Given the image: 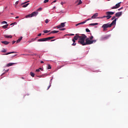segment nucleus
<instances>
[{
  "instance_id": "nucleus-1",
  "label": "nucleus",
  "mask_w": 128,
  "mask_h": 128,
  "mask_svg": "<svg viewBox=\"0 0 128 128\" xmlns=\"http://www.w3.org/2000/svg\"><path fill=\"white\" fill-rule=\"evenodd\" d=\"M86 36L84 34H82L80 36L79 40L78 41V44H81L82 46H84V43L86 42Z\"/></svg>"
},
{
  "instance_id": "nucleus-2",
  "label": "nucleus",
  "mask_w": 128,
  "mask_h": 128,
  "mask_svg": "<svg viewBox=\"0 0 128 128\" xmlns=\"http://www.w3.org/2000/svg\"><path fill=\"white\" fill-rule=\"evenodd\" d=\"M85 43L84 44V46H88V44H94V42H96V40H90V38H87L85 40Z\"/></svg>"
},
{
  "instance_id": "nucleus-3",
  "label": "nucleus",
  "mask_w": 128,
  "mask_h": 128,
  "mask_svg": "<svg viewBox=\"0 0 128 128\" xmlns=\"http://www.w3.org/2000/svg\"><path fill=\"white\" fill-rule=\"evenodd\" d=\"M106 18H107V20H110V18H112V15L114 14V12H106Z\"/></svg>"
},
{
  "instance_id": "nucleus-4",
  "label": "nucleus",
  "mask_w": 128,
  "mask_h": 128,
  "mask_svg": "<svg viewBox=\"0 0 128 128\" xmlns=\"http://www.w3.org/2000/svg\"><path fill=\"white\" fill-rule=\"evenodd\" d=\"M56 28H60V30H64V22H62L60 24L58 25Z\"/></svg>"
},
{
  "instance_id": "nucleus-5",
  "label": "nucleus",
  "mask_w": 128,
  "mask_h": 128,
  "mask_svg": "<svg viewBox=\"0 0 128 128\" xmlns=\"http://www.w3.org/2000/svg\"><path fill=\"white\" fill-rule=\"evenodd\" d=\"M111 28L110 25V23H107L102 26V28H103V30H106V28Z\"/></svg>"
},
{
  "instance_id": "nucleus-6",
  "label": "nucleus",
  "mask_w": 128,
  "mask_h": 128,
  "mask_svg": "<svg viewBox=\"0 0 128 128\" xmlns=\"http://www.w3.org/2000/svg\"><path fill=\"white\" fill-rule=\"evenodd\" d=\"M110 38V35H106L105 36H102L100 40H108Z\"/></svg>"
},
{
  "instance_id": "nucleus-7",
  "label": "nucleus",
  "mask_w": 128,
  "mask_h": 128,
  "mask_svg": "<svg viewBox=\"0 0 128 128\" xmlns=\"http://www.w3.org/2000/svg\"><path fill=\"white\" fill-rule=\"evenodd\" d=\"M120 4H121V2H120L116 4L115 6L111 8V9L114 10L116 8H120Z\"/></svg>"
},
{
  "instance_id": "nucleus-8",
  "label": "nucleus",
  "mask_w": 128,
  "mask_h": 128,
  "mask_svg": "<svg viewBox=\"0 0 128 128\" xmlns=\"http://www.w3.org/2000/svg\"><path fill=\"white\" fill-rule=\"evenodd\" d=\"M80 39V34H76V36L73 38V39L75 40H78Z\"/></svg>"
},
{
  "instance_id": "nucleus-9",
  "label": "nucleus",
  "mask_w": 128,
  "mask_h": 128,
  "mask_svg": "<svg viewBox=\"0 0 128 128\" xmlns=\"http://www.w3.org/2000/svg\"><path fill=\"white\" fill-rule=\"evenodd\" d=\"M122 14V12H116L115 14L117 18H120V16H121Z\"/></svg>"
},
{
  "instance_id": "nucleus-10",
  "label": "nucleus",
  "mask_w": 128,
  "mask_h": 128,
  "mask_svg": "<svg viewBox=\"0 0 128 128\" xmlns=\"http://www.w3.org/2000/svg\"><path fill=\"white\" fill-rule=\"evenodd\" d=\"M38 11L32 12L31 14V16H32H32H38Z\"/></svg>"
},
{
  "instance_id": "nucleus-11",
  "label": "nucleus",
  "mask_w": 128,
  "mask_h": 128,
  "mask_svg": "<svg viewBox=\"0 0 128 128\" xmlns=\"http://www.w3.org/2000/svg\"><path fill=\"white\" fill-rule=\"evenodd\" d=\"M116 20L117 18H115V20H114L110 24V26L112 27V26H114V24H116Z\"/></svg>"
},
{
  "instance_id": "nucleus-12",
  "label": "nucleus",
  "mask_w": 128,
  "mask_h": 128,
  "mask_svg": "<svg viewBox=\"0 0 128 128\" xmlns=\"http://www.w3.org/2000/svg\"><path fill=\"white\" fill-rule=\"evenodd\" d=\"M98 16V13H96L91 18H97Z\"/></svg>"
},
{
  "instance_id": "nucleus-13",
  "label": "nucleus",
  "mask_w": 128,
  "mask_h": 128,
  "mask_svg": "<svg viewBox=\"0 0 128 128\" xmlns=\"http://www.w3.org/2000/svg\"><path fill=\"white\" fill-rule=\"evenodd\" d=\"M38 42H46V38H40L38 40Z\"/></svg>"
},
{
  "instance_id": "nucleus-14",
  "label": "nucleus",
  "mask_w": 128,
  "mask_h": 128,
  "mask_svg": "<svg viewBox=\"0 0 128 128\" xmlns=\"http://www.w3.org/2000/svg\"><path fill=\"white\" fill-rule=\"evenodd\" d=\"M1 42L2 44H5V45H8V44H10V42L8 41H2Z\"/></svg>"
},
{
  "instance_id": "nucleus-15",
  "label": "nucleus",
  "mask_w": 128,
  "mask_h": 128,
  "mask_svg": "<svg viewBox=\"0 0 128 128\" xmlns=\"http://www.w3.org/2000/svg\"><path fill=\"white\" fill-rule=\"evenodd\" d=\"M76 40L72 38V41L73 42V44H72V46H76Z\"/></svg>"
},
{
  "instance_id": "nucleus-16",
  "label": "nucleus",
  "mask_w": 128,
  "mask_h": 128,
  "mask_svg": "<svg viewBox=\"0 0 128 128\" xmlns=\"http://www.w3.org/2000/svg\"><path fill=\"white\" fill-rule=\"evenodd\" d=\"M4 36L6 38H12V35H10V36L4 35Z\"/></svg>"
},
{
  "instance_id": "nucleus-17",
  "label": "nucleus",
  "mask_w": 128,
  "mask_h": 128,
  "mask_svg": "<svg viewBox=\"0 0 128 128\" xmlns=\"http://www.w3.org/2000/svg\"><path fill=\"white\" fill-rule=\"evenodd\" d=\"M22 40V36H20V38H18V39L16 40V44H18V42H20V40Z\"/></svg>"
},
{
  "instance_id": "nucleus-18",
  "label": "nucleus",
  "mask_w": 128,
  "mask_h": 128,
  "mask_svg": "<svg viewBox=\"0 0 128 128\" xmlns=\"http://www.w3.org/2000/svg\"><path fill=\"white\" fill-rule=\"evenodd\" d=\"M58 30H53V31H52L50 34H58Z\"/></svg>"
},
{
  "instance_id": "nucleus-19",
  "label": "nucleus",
  "mask_w": 128,
  "mask_h": 128,
  "mask_svg": "<svg viewBox=\"0 0 128 128\" xmlns=\"http://www.w3.org/2000/svg\"><path fill=\"white\" fill-rule=\"evenodd\" d=\"M14 63H8L6 64V66H14Z\"/></svg>"
},
{
  "instance_id": "nucleus-20",
  "label": "nucleus",
  "mask_w": 128,
  "mask_h": 128,
  "mask_svg": "<svg viewBox=\"0 0 128 128\" xmlns=\"http://www.w3.org/2000/svg\"><path fill=\"white\" fill-rule=\"evenodd\" d=\"M16 54V52H8V53L5 54H4L5 56H8V54Z\"/></svg>"
},
{
  "instance_id": "nucleus-21",
  "label": "nucleus",
  "mask_w": 128,
  "mask_h": 128,
  "mask_svg": "<svg viewBox=\"0 0 128 128\" xmlns=\"http://www.w3.org/2000/svg\"><path fill=\"white\" fill-rule=\"evenodd\" d=\"M98 23H92V24H90L89 26H98Z\"/></svg>"
},
{
  "instance_id": "nucleus-22",
  "label": "nucleus",
  "mask_w": 128,
  "mask_h": 128,
  "mask_svg": "<svg viewBox=\"0 0 128 128\" xmlns=\"http://www.w3.org/2000/svg\"><path fill=\"white\" fill-rule=\"evenodd\" d=\"M30 4V3H28L26 4H24L22 6V8H26V6H28Z\"/></svg>"
},
{
  "instance_id": "nucleus-23",
  "label": "nucleus",
  "mask_w": 128,
  "mask_h": 128,
  "mask_svg": "<svg viewBox=\"0 0 128 128\" xmlns=\"http://www.w3.org/2000/svg\"><path fill=\"white\" fill-rule=\"evenodd\" d=\"M92 20V18H88L87 20H85V21L83 22H84V24H86V22L88 21V20Z\"/></svg>"
},
{
  "instance_id": "nucleus-24",
  "label": "nucleus",
  "mask_w": 128,
  "mask_h": 128,
  "mask_svg": "<svg viewBox=\"0 0 128 128\" xmlns=\"http://www.w3.org/2000/svg\"><path fill=\"white\" fill-rule=\"evenodd\" d=\"M26 18H32V14H30L26 15Z\"/></svg>"
},
{
  "instance_id": "nucleus-25",
  "label": "nucleus",
  "mask_w": 128,
  "mask_h": 128,
  "mask_svg": "<svg viewBox=\"0 0 128 128\" xmlns=\"http://www.w3.org/2000/svg\"><path fill=\"white\" fill-rule=\"evenodd\" d=\"M30 74L31 76H32V78L34 77V73L31 72H30Z\"/></svg>"
},
{
  "instance_id": "nucleus-26",
  "label": "nucleus",
  "mask_w": 128,
  "mask_h": 128,
  "mask_svg": "<svg viewBox=\"0 0 128 128\" xmlns=\"http://www.w3.org/2000/svg\"><path fill=\"white\" fill-rule=\"evenodd\" d=\"M84 24V22H81L80 23H78V24H76V26H80V24Z\"/></svg>"
},
{
  "instance_id": "nucleus-27",
  "label": "nucleus",
  "mask_w": 128,
  "mask_h": 128,
  "mask_svg": "<svg viewBox=\"0 0 128 128\" xmlns=\"http://www.w3.org/2000/svg\"><path fill=\"white\" fill-rule=\"evenodd\" d=\"M50 32V30H44L43 31V32H44V34H48V32Z\"/></svg>"
},
{
  "instance_id": "nucleus-28",
  "label": "nucleus",
  "mask_w": 128,
  "mask_h": 128,
  "mask_svg": "<svg viewBox=\"0 0 128 128\" xmlns=\"http://www.w3.org/2000/svg\"><path fill=\"white\" fill-rule=\"evenodd\" d=\"M8 26V24H6L4 26H2L3 28H6Z\"/></svg>"
},
{
  "instance_id": "nucleus-29",
  "label": "nucleus",
  "mask_w": 128,
  "mask_h": 128,
  "mask_svg": "<svg viewBox=\"0 0 128 128\" xmlns=\"http://www.w3.org/2000/svg\"><path fill=\"white\" fill-rule=\"evenodd\" d=\"M82 4V0H79V2L78 4V6H80V4Z\"/></svg>"
},
{
  "instance_id": "nucleus-30",
  "label": "nucleus",
  "mask_w": 128,
  "mask_h": 128,
  "mask_svg": "<svg viewBox=\"0 0 128 128\" xmlns=\"http://www.w3.org/2000/svg\"><path fill=\"white\" fill-rule=\"evenodd\" d=\"M48 70H50L52 68V66H50V64H48Z\"/></svg>"
},
{
  "instance_id": "nucleus-31",
  "label": "nucleus",
  "mask_w": 128,
  "mask_h": 128,
  "mask_svg": "<svg viewBox=\"0 0 128 128\" xmlns=\"http://www.w3.org/2000/svg\"><path fill=\"white\" fill-rule=\"evenodd\" d=\"M52 40L50 37H48V38H46V42H48V40Z\"/></svg>"
},
{
  "instance_id": "nucleus-32",
  "label": "nucleus",
  "mask_w": 128,
  "mask_h": 128,
  "mask_svg": "<svg viewBox=\"0 0 128 128\" xmlns=\"http://www.w3.org/2000/svg\"><path fill=\"white\" fill-rule=\"evenodd\" d=\"M44 76H46V74H42V75H40V76H38V78H44Z\"/></svg>"
},
{
  "instance_id": "nucleus-33",
  "label": "nucleus",
  "mask_w": 128,
  "mask_h": 128,
  "mask_svg": "<svg viewBox=\"0 0 128 128\" xmlns=\"http://www.w3.org/2000/svg\"><path fill=\"white\" fill-rule=\"evenodd\" d=\"M37 10L38 12H42V8H38Z\"/></svg>"
},
{
  "instance_id": "nucleus-34",
  "label": "nucleus",
  "mask_w": 128,
  "mask_h": 128,
  "mask_svg": "<svg viewBox=\"0 0 128 128\" xmlns=\"http://www.w3.org/2000/svg\"><path fill=\"white\" fill-rule=\"evenodd\" d=\"M14 24H16V22H14L10 24V26H14Z\"/></svg>"
},
{
  "instance_id": "nucleus-35",
  "label": "nucleus",
  "mask_w": 128,
  "mask_h": 128,
  "mask_svg": "<svg viewBox=\"0 0 128 128\" xmlns=\"http://www.w3.org/2000/svg\"><path fill=\"white\" fill-rule=\"evenodd\" d=\"M86 32H90V30L88 28H86Z\"/></svg>"
},
{
  "instance_id": "nucleus-36",
  "label": "nucleus",
  "mask_w": 128,
  "mask_h": 128,
  "mask_svg": "<svg viewBox=\"0 0 128 128\" xmlns=\"http://www.w3.org/2000/svg\"><path fill=\"white\" fill-rule=\"evenodd\" d=\"M49 22H50V21L48 20V19H46V20H45L46 24H48Z\"/></svg>"
},
{
  "instance_id": "nucleus-37",
  "label": "nucleus",
  "mask_w": 128,
  "mask_h": 128,
  "mask_svg": "<svg viewBox=\"0 0 128 128\" xmlns=\"http://www.w3.org/2000/svg\"><path fill=\"white\" fill-rule=\"evenodd\" d=\"M116 16H112V20H116Z\"/></svg>"
},
{
  "instance_id": "nucleus-38",
  "label": "nucleus",
  "mask_w": 128,
  "mask_h": 128,
  "mask_svg": "<svg viewBox=\"0 0 128 128\" xmlns=\"http://www.w3.org/2000/svg\"><path fill=\"white\" fill-rule=\"evenodd\" d=\"M48 0H44V4H46V2H48Z\"/></svg>"
},
{
  "instance_id": "nucleus-39",
  "label": "nucleus",
  "mask_w": 128,
  "mask_h": 128,
  "mask_svg": "<svg viewBox=\"0 0 128 128\" xmlns=\"http://www.w3.org/2000/svg\"><path fill=\"white\" fill-rule=\"evenodd\" d=\"M2 52H6V49H3V50L2 51Z\"/></svg>"
},
{
  "instance_id": "nucleus-40",
  "label": "nucleus",
  "mask_w": 128,
  "mask_h": 128,
  "mask_svg": "<svg viewBox=\"0 0 128 128\" xmlns=\"http://www.w3.org/2000/svg\"><path fill=\"white\" fill-rule=\"evenodd\" d=\"M93 38H94V36H92L90 37V40H92Z\"/></svg>"
},
{
  "instance_id": "nucleus-41",
  "label": "nucleus",
  "mask_w": 128,
  "mask_h": 128,
  "mask_svg": "<svg viewBox=\"0 0 128 128\" xmlns=\"http://www.w3.org/2000/svg\"><path fill=\"white\" fill-rule=\"evenodd\" d=\"M28 4V2H26L23 3H22L21 6H22L23 4Z\"/></svg>"
},
{
  "instance_id": "nucleus-42",
  "label": "nucleus",
  "mask_w": 128,
  "mask_h": 128,
  "mask_svg": "<svg viewBox=\"0 0 128 128\" xmlns=\"http://www.w3.org/2000/svg\"><path fill=\"white\" fill-rule=\"evenodd\" d=\"M50 86H52V84H50V85H49V86H48V88H47V90H50Z\"/></svg>"
},
{
  "instance_id": "nucleus-43",
  "label": "nucleus",
  "mask_w": 128,
  "mask_h": 128,
  "mask_svg": "<svg viewBox=\"0 0 128 128\" xmlns=\"http://www.w3.org/2000/svg\"><path fill=\"white\" fill-rule=\"evenodd\" d=\"M40 69H36V72H40Z\"/></svg>"
},
{
  "instance_id": "nucleus-44",
  "label": "nucleus",
  "mask_w": 128,
  "mask_h": 128,
  "mask_svg": "<svg viewBox=\"0 0 128 128\" xmlns=\"http://www.w3.org/2000/svg\"><path fill=\"white\" fill-rule=\"evenodd\" d=\"M2 24H8V22L6 21H4L2 22Z\"/></svg>"
},
{
  "instance_id": "nucleus-45",
  "label": "nucleus",
  "mask_w": 128,
  "mask_h": 128,
  "mask_svg": "<svg viewBox=\"0 0 128 128\" xmlns=\"http://www.w3.org/2000/svg\"><path fill=\"white\" fill-rule=\"evenodd\" d=\"M38 69L40 70H44V69H42V68H40Z\"/></svg>"
},
{
  "instance_id": "nucleus-46",
  "label": "nucleus",
  "mask_w": 128,
  "mask_h": 128,
  "mask_svg": "<svg viewBox=\"0 0 128 128\" xmlns=\"http://www.w3.org/2000/svg\"><path fill=\"white\" fill-rule=\"evenodd\" d=\"M54 2H56V0H55L53 2H52V4H54Z\"/></svg>"
},
{
  "instance_id": "nucleus-47",
  "label": "nucleus",
  "mask_w": 128,
  "mask_h": 128,
  "mask_svg": "<svg viewBox=\"0 0 128 128\" xmlns=\"http://www.w3.org/2000/svg\"><path fill=\"white\" fill-rule=\"evenodd\" d=\"M42 36V33H40L38 35V36Z\"/></svg>"
},
{
  "instance_id": "nucleus-48",
  "label": "nucleus",
  "mask_w": 128,
  "mask_h": 128,
  "mask_svg": "<svg viewBox=\"0 0 128 128\" xmlns=\"http://www.w3.org/2000/svg\"><path fill=\"white\" fill-rule=\"evenodd\" d=\"M50 38H51V40H52V38H54V36H51V37H50Z\"/></svg>"
},
{
  "instance_id": "nucleus-49",
  "label": "nucleus",
  "mask_w": 128,
  "mask_h": 128,
  "mask_svg": "<svg viewBox=\"0 0 128 128\" xmlns=\"http://www.w3.org/2000/svg\"><path fill=\"white\" fill-rule=\"evenodd\" d=\"M124 8H119L118 10H122Z\"/></svg>"
},
{
  "instance_id": "nucleus-50",
  "label": "nucleus",
  "mask_w": 128,
  "mask_h": 128,
  "mask_svg": "<svg viewBox=\"0 0 128 128\" xmlns=\"http://www.w3.org/2000/svg\"><path fill=\"white\" fill-rule=\"evenodd\" d=\"M15 4H18V1L16 2Z\"/></svg>"
},
{
  "instance_id": "nucleus-51",
  "label": "nucleus",
  "mask_w": 128,
  "mask_h": 128,
  "mask_svg": "<svg viewBox=\"0 0 128 128\" xmlns=\"http://www.w3.org/2000/svg\"><path fill=\"white\" fill-rule=\"evenodd\" d=\"M106 18V16H103L102 17V18Z\"/></svg>"
},
{
  "instance_id": "nucleus-52",
  "label": "nucleus",
  "mask_w": 128,
  "mask_h": 128,
  "mask_svg": "<svg viewBox=\"0 0 128 128\" xmlns=\"http://www.w3.org/2000/svg\"><path fill=\"white\" fill-rule=\"evenodd\" d=\"M16 42V41L15 40H14V41H12V44H14Z\"/></svg>"
},
{
  "instance_id": "nucleus-53",
  "label": "nucleus",
  "mask_w": 128,
  "mask_h": 128,
  "mask_svg": "<svg viewBox=\"0 0 128 128\" xmlns=\"http://www.w3.org/2000/svg\"><path fill=\"white\" fill-rule=\"evenodd\" d=\"M34 42V40H32V41H28V42L30 43V42Z\"/></svg>"
},
{
  "instance_id": "nucleus-54",
  "label": "nucleus",
  "mask_w": 128,
  "mask_h": 128,
  "mask_svg": "<svg viewBox=\"0 0 128 128\" xmlns=\"http://www.w3.org/2000/svg\"><path fill=\"white\" fill-rule=\"evenodd\" d=\"M20 18L19 16H16V17L15 18Z\"/></svg>"
},
{
  "instance_id": "nucleus-55",
  "label": "nucleus",
  "mask_w": 128,
  "mask_h": 128,
  "mask_svg": "<svg viewBox=\"0 0 128 128\" xmlns=\"http://www.w3.org/2000/svg\"><path fill=\"white\" fill-rule=\"evenodd\" d=\"M40 64H44V61H41Z\"/></svg>"
},
{
  "instance_id": "nucleus-56",
  "label": "nucleus",
  "mask_w": 128,
  "mask_h": 128,
  "mask_svg": "<svg viewBox=\"0 0 128 128\" xmlns=\"http://www.w3.org/2000/svg\"><path fill=\"white\" fill-rule=\"evenodd\" d=\"M32 56H36V54H32Z\"/></svg>"
},
{
  "instance_id": "nucleus-57",
  "label": "nucleus",
  "mask_w": 128,
  "mask_h": 128,
  "mask_svg": "<svg viewBox=\"0 0 128 128\" xmlns=\"http://www.w3.org/2000/svg\"><path fill=\"white\" fill-rule=\"evenodd\" d=\"M70 36H74V34H71Z\"/></svg>"
},
{
  "instance_id": "nucleus-58",
  "label": "nucleus",
  "mask_w": 128,
  "mask_h": 128,
  "mask_svg": "<svg viewBox=\"0 0 128 128\" xmlns=\"http://www.w3.org/2000/svg\"><path fill=\"white\" fill-rule=\"evenodd\" d=\"M97 18H102V17H98Z\"/></svg>"
},
{
  "instance_id": "nucleus-59",
  "label": "nucleus",
  "mask_w": 128,
  "mask_h": 128,
  "mask_svg": "<svg viewBox=\"0 0 128 128\" xmlns=\"http://www.w3.org/2000/svg\"><path fill=\"white\" fill-rule=\"evenodd\" d=\"M64 4V3L62 2H61V4H62V5Z\"/></svg>"
},
{
  "instance_id": "nucleus-60",
  "label": "nucleus",
  "mask_w": 128,
  "mask_h": 128,
  "mask_svg": "<svg viewBox=\"0 0 128 128\" xmlns=\"http://www.w3.org/2000/svg\"><path fill=\"white\" fill-rule=\"evenodd\" d=\"M51 42H54V40H52Z\"/></svg>"
},
{
  "instance_id": "nucleus-61",
  "label": "nucleus",
  "mask_w": 128,
  "mask_h": 128,
  "mask_svg": "<svg viewBox=\"0 0 128 128\" xmlns=\"http://www.w3.org/2000/svg\"><path fill=\"white\" fill-rule=\"evenodd\" d=\"M6 72H8V70H6Z\"/></svg>"
},
{
  "instance_id": "nucleus-62",
  "label": "nucleus",
  "mask_w": 128,
  "mask_h": 128,
  "mask_svg": "<svg viewBox=\"0 0 128 128\" xmlns=\"http://www.w3.org/2000/svg\"><path fill=\"white\" fill-rule=\"evenodd\" d=\"M26 2H30V1H27Z\"/></svg>"
},
{
  "instance_id": "nucleus-63",
  "label": "nucleus",
  "mask_w": 128,
  "mask_h": 128,
  "mask_svg": "<svg viewBox=\"0 0 128 128\" xmlns=\"http://www.w3.org/2000/svg\"><path fill=\"white\" fill-rule=\"evenodd\" d=\"M11 14H14L12 13Z\"/></svg>"
},
{
  "instance_id": "nucleus-64",
  "label": "nucleus",
  "mask_w": 128,
  "mask_h": 128,
  "mask_svg": "<svg viewBox=\"0 0 128 128\" xmlns=\"http://www.w3.org/2000/svg\"><path fill=\"white\" fill-rule=\"evenodd\" d=\"M65 36H68V34H66Z\"/></svg>"
}]
</instances>
